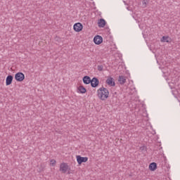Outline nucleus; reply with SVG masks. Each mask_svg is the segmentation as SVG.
<instances>
[{
    "label": "nucleus",
    "instance_id": "2",
    "mask_svg": "<svg viewBox=\"0 0 180 180\" xmlns=\"http://www.w3.org/2000/svg\"><path fill=\"white\" fill-rule=\"evenodd\" d=\"M60 171L63 174H65L68 171H70V167L68 166V164L67 163H61L60 165Z\"/></svg>",
    "mask_w": 180,
    "mask_h": 180
},
{
    "label": "nucleus",
    "instance_id": "5",
    "mask_svg": "<svg viewBox=\"0 0 180 180\" xmlns=\"http://www.w3.org/2000/svg\"><path fill=\"white\" fill-rule=\"evenodd\" d=\"M83 27H84L82 26V24H81V22L75 23L73 26V29L75 32H81Z\"/></svg>",
    "mask_w": 180,
    "mask_h": 180
},
{
    "label": "nucleus",
    "instance_id": "7",
    "mask_svg": "<svg viewBox=\"0 0 180 180\" xmlns=\"http://www.w3.org/2000/svg\"><path fill=\"white\" fill-rule=\"evenodd\" d=\"M94 41L95 44H101L103 41V38H102V37H101L99 35H96L94 38Z\"/></svg>",
    "mask_w": 180,
    "mask_h": 180
},
{
    "label": "nucleus",
    "instance_id": "4",
    "mask_svg": "<svg viewBox=\"0 0 180 180\" xmlns=\"http://www.w3.org/2000/svg\"><path fill=\"white\" fill-rule=\"evenodd\" d=\"M15 79L18 82H22L23 79H25V75L22 72H18L15 75Z\"/></svg>",
    "mask_w": 180,
    "mask_h": 180
},
{
    "label": "nucleus",
    "instance_id": "16",
    "mask_svg": "<svg viewBox=\"0 0 180 180\" xmlns=\"http://www.w3.org/2000/svg\"><path fill=\"white\" fill-rule=\"evenodd\" d=\"M56 160H51L50 165H51V167H56Z\"/></svg>",
    "mask_w": 180,
    "mask_h": 180
},
{
    "label": "nucleus",
    "instance_id": "8",
    "mask_svg": "<svg viewBox=\"0 0 180 180\" xmlns=\"http://www.w3.org/2000/svg\"><path fill=\"white\" fill-rule=\"evenodd\" d=\"M106 84L110 86H115L116 83H115V79L113 77H108L106 80Z\"/></svg>",
    "mask_w": 180,
    "mask_h": 180
},
{
    "label": "nucleus",
    "instance_id": "6",
    "mask_svg": "<svg viewBox=\"0 0 180 180\" xmlns=\"http://www.w3.org/2000/svg\"><path fill=\"white\" fill-rule=\"evenodd\" d=\"M90 84L92 88H96V86L99 85V80L96 77H94L90 82Z\"/></svg>",
    "mask_w": 180,
    "mask_h": 180
},
{
    "label": "nucleus",
    "instance_id": "12",
    "mask_svg": "<svg viewBox=\"0 0 180 180\" xmlns=\"http://www.w3.org/2000/svg\"><path fill=\"white\" fill-rule=\"evenodd\" d=\"M91 77L89 76H84L83 77V82L84 84H86V85H88V84H91Z\"/></svg>",
    "mask_w": 180,
    "mask_h": 180
},
{
    "label": "nucleus",
    "instance_id": "17",
    "mask_svg": "<svg viewBox=\"0 0 180 180\" xmlns=\"http://www.w3.org/2000/svg\"><path fill=\"white\" fill-rule=\"evenodd\" d=\"M98 71H103V65H98L97 67Z\"/></svg>",
    "mask_w": 180,
    "mask_h": 180
},
{
    "label": "nucleus",
    "instance_id": "3",
    "mask_svg": "<svg viewBox=\"0 0 180 180\" xmlns=\"http://www.w3.org/2000/svg\"><path fill=\"white\" fill-rule=\"evenodd\" d=\"M77 164L79 165H81L82 162H86L88 161V158L87 157H82L81 155H77L76 156Z\"/></svg>",
    "mask_w": 180,
    "mask_h": 180
},
{
    "label": "nucleus",
    "instance_id": "11",
    "mask_svg": "<svg viewBox=\"0 0 180 180\" xmlns=\"http://www.w3.org/2000/svg\"><path fill=\"white\" fill-rule=\"evenodd\" d=\"M118 82L120 84V85H123L126 84V77L121 75L119 77Z\"/></svg>",
    "mask_w": 180,
    "mask_h": 180
},
{
    "label": "nucleus",
    "instance_id": "9",
    "mask_svg": "<svg viewBox=\"0 0 180 180\" xmlns=\"http://www.w3.org/2000/svg\"><path fill=\"white\" fill-rule=\"evenodd\" d=\"M105 25H106V21L105 20V19L101 18L100 20H98V27H105Z\"/></svg>",
    "mask_w": 180,
    "mask_h": 180
},
{
    "label": "nucleus",
    "instance_id": "15",
    "mask_svg": "<svg viewBox=\"0 0 180 180\" xmlns=\"http://www.w3.org/2000/svg\"><path fill=\"white\" fill-rule=\"evenodd\" d=\"M161 41L162 43H165V41L166 43H169V37H165V36L162 37L161 39Z\"/></svg>",
    "mask_w": 180,
    "mask_h": 180
},
{
    "label": "nucleus",
    "instance_id": "10",
    "mask_svg": "<svg viewBox=\"0 0 180 180\" xmlns=\"http://www.w3.org/2000/svg\"><path fill=\"white\" fill-rule=\"evenodd\" d=\"M12 81H13V76L12 75H8L7 76L6 79V85H11L12 84Z\"/></svg>",
    "mask_w": 180,
    "mask_h": 180
},
{
    "label": "nucleus",
    "instance_id": "1",
    "mask_svg": "<svg viewBox=\"0 0 180 180\" xmlns=\"http://www.w3.org/2000/svg\"><path fill=\"white\" fill-rule=\"evenodd\" d=\"M97 96L101 101H106L109 98V90L105 87H101L97 90Z\"/></svg>",
    "mask_w": 180,
    "mask_h": 180
},
{
    "label": "nucleus",
    "instance_id": "13",
    "mask_svg": "<svg viewBox=\"0 0 180 180\" xmlns=\"http://www.w3.org/2000/svg\"><path fill=\"white\" fill-rule=\"evenodd\" d=\"M149 169L150 171H155L157 169V163L152 162L149 165Z\"/></svg>",
    "mask_w": 180,
    "mask_h": 180
},
{
    "label": "nucleus",
    "instance_id": "14",
    "mask_svg": "<svg viewBox=\"0 0 180 180\" xmlns=\"http://www.w3.org/2000/svg\"><path fill=\"white\" fill-rule=\"evenodd\" d=\"M78 91L80 94H85V92H86V89H85L84 86H79L78 87Z\"/></svg>",
    "mask_w": 180,
    "mask_h": 180
}]
</instances>
